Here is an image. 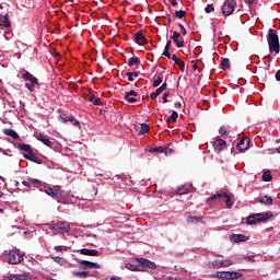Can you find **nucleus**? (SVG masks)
Masks as SVG:
<instances>
[{
  "instance_id": "7c9ffc66",
  "label": "nucleus",
  "mask_w": 280,
  "mask_h": 280,
  "mask_svg": "<svg viewBox=\"0 0 280 280\" xmlns=\"http://www.w3.org/2000/svg\"><path fill=\"white\" fill-rule=\"evenodd\" d=\"M135 65H141V59L139 57H131L128 61V67H135Z\"/></svg>"
},
{
  "instance_id": "4be33fe9",
  "label": "nucleus",
  "mask_w": 280,
  "mask_h": 280,
  "mask_svg": "<svg viewBox=\"0 0 280 280\" xmlns=\"http://www.w3.org/2000/svg\"><path fill=\"white\" fill-rule=\"evenodd\" d=\"M81 255H88L89 257H98L100 252L97 249L82 248L80 249Z\"/></svg>"
},
{
  "instance_id": "6e6552de",
  "label": "nucleus",
  "mask_w": 280,
  "mask_h": 280,
  "mask_svg": "<svg viewBox=\"0 0 280 280\" xmlns=\"http://www.w3.org/2000/svg\"><path fill=\"white\" fill-rule=\"evenodd\" d=\"M44 191L45 194H47V196H50V198H54V200H57V202H61L62 205L67 202V198H65V196H62V191L58 189L46 187Z\"/></svg>"
},
{
  "instance_id": "b1692460",
  "label": "nucleus",
  "mask_w": 280,
  "mask_h": 280,
  "mask_svg": "<svg viewBox=\"0 0 280 280\" xmlns=\"http://www.w3.org/2000/svg\"><path fill=\"white\" fill-rule=\"evenodd\" d=\"M0 27H5V30H8V27H11L10 19L8 18V15H0Z\"/></svg>"
},
{
  "instance_id": "6ab92c4d",
  "label": "nucleus",
  "mask_w": 280,
  "mask_h": 280,
  "mask_svg": "<svg viewBox=\"0 0 280 280\" xmlns=\"http://www.w3.org/2000/svg\"><path fill=\"white\" fill-rule=\"evenodd\" d=\"M213 148L218 152H222V150L226 148V142L223 139L217 138L213 142Z\"/></svg>"
},
{
  "instance_id": "4d7b16f0",
  "label": "nucleus",
  "mask_w": 280,
  "mask_h": 280,
  "mask_svg": "<svg viewBox=\"0 0 280 280\" xmlns=\"http://www.w3.org/2000/svg\"><path fill=\"white\" fill-rule=\"evenodd\" d=\"M245 259H247L248 261H255V256H247L245 257Z\"/></svg>"
},
{
  "instance_id": "7ed1b4c3",
  "label": "nucleus",
  "mask_w": 280,
  "mask_h": 280,
  "mask_svg": "<svg viewBox=\"0 0 280 280\" xmlns=\"http://www.w3.org/2000/svg\"><path fill=\"white\" fill-rule=\"evenodd\" d=\"M268 45H269V51L272 54H279L280 51V45H279V35H277V31L270 28L268 36H267Z\"/></svg>"
},
{
  "instance_id": "052dcab7",
  "label": "nucleus",
  "mask_w": 280,
  "mask_h": 280,
  "mask_svg": "<svg viewBox=\"0 0 280 280\" xmlns=\"http://www.w3.org/2000/svg\"><path fill=\"white\" fill-rule=\"evenodd\" d=\"M131 74L133 75V78H139V72H137V71L131 72Z\"/></svg>"
},
{
  "instance_id": "473e14b6",
  "label": "nucleus",
  "mask_w": 280,
  "mask_h": 280,
  "mask_svg": "<svg viewBox=\"0 0 280 280\" xmlns=\"http://www.w3.org/2000/svg\"><path fill=\"white\" fill-rule=\"evenodd\" d=\"M176 194H178L179 196H184V194H189V187L182 186L177 188Z\"/></svg>"
},
{
  "instance_id": "a19ab883",
  "label": "nucleus",
  "mask_w": 280,
  "mask_h": 280,
  "mask_svg": "<svg viewBox=\"0 0 280 280\" xmlns=\"http://www.w3.org/2000/svg\"><path fill=\"white\" fill-rule=\"evenodd\" d=\"M165 89H167V83H163L160 88H158L155 93L160 95L162 91H165Z\"/></svg>"
},
{
  "instance_id": "37998d69",
  "label": "nucleus",
  "mask_w": 280,
  "mask_h": 280,
  "mask_svg": "<svg viewBox=\"0 0 280 280\" xmlns=\"http://www.w3.org/2000/svg\"><path fill=\"white\" fill-rule=\"evenodd\" d=\"M178 27L182 32V35L187 36V30L185 28V26L183 24L178 23Z\"/></svg>"
},
{
  "instance_id": "f3484780",
  "label": "nucleus",
  "mask_w": 280,
  "mask_h": 280,
  "mask_svg": "<svg viewBox=\"0 0 280 280\" xmlns=\"http://www.w3.org/2000/svg\"><path fill=\"white\" fill-rule=\"evenodd\" d=\"M231 242H233L234 244H237L240 242H248V236L244 235V234H232L230 236Z\"/></svg>"
},
{
  "instance_id": "dca6fc26",
  "label": "nucleus",
  "mask_w": 280,
  "mask_h": 280,
  "mask_svg": "<svg viewBox=\"0 0 280 280\" xmlns=\"http://www.w3.org/2000/svg\"><path fill=\"white\" fill-rule=\"evenodd\" d=\"M250 145V139L243 138L236 145L238 152H246V149Z\"/></svg>"
},
{
  "instance_id": "8fccbe9b",
  "label": "nucleus",
  "mask_w": 280,
  "mask_h": 280,
  "mask_svg": "<svg viewBox=\"0 0 280 280\" xmlns=\"http://www.w3.org/2000/svg\"><path fill=\"white\" fill-rule=\"evenodd\" d=\"M171 58H172V60H173L175 63L180 60V58H178V56H176V55H172Z\"/></svg>"
},
{
  "instance_id": "680f3d73",
  "label": "nucleus",
  "mask_w": 280,
  "mask_h": 280,
  "mask_svg": "<svg viewBox=\"0 0 280 280\" xmlns=\"http://www.w3.org/2000/svg\"><path fill=\"white\" fill-rule=\"evenodd\" d=\"M174 106H175V108H180V106H183V104H180V103H175Z\"/></svg>"
},
{
  "instance_id": "3c124183",
  "label": "nucleus",
  "mask_w": 280,
  "mask_h": 280,
  "mask_svg": "<svg viewBox=\"0 0 280 280\" xmlns=\"http://www.w3.org/2000/svg\"><path fill=\"white\" fill-rule=\"evenodd\" d=\"M151 100H156L159 97V94L156 92L151 93L150 95Z\"/></svg>"
},
{
  "instance_id": "49530a36",
  "label": "nucleus",
  "mask_w": 280,
  "mask_h": 280,
  "mask_svg": "<svg viewBox=\"0 0 280 280\" xmlns=\"http://www.w3.org/2000/svg\"><path fill=\"white\" fill-rule=\"evenodd\" d=\"M126 75H127L129 82H135V78L132 75V72H127Z\"/></svg>"
},
{
  "instance_id": "ea45409f",
  "label": "nucleus",
  "mask_w": 280,
  "mask_h": 280,
  "mask_svg": "<svg viewBox=\"0 0 280 280\" xmlns=\"http://www.w3.org/2000/svg\"><path fill=\"white\" fill-rule=\"evenodd\" d=\"M219 135H221V137H226L229 135L226 127H224V126L220 127Z\"/></svg>"
},
{
  "instance_id": "72a5a7b5",
  "label": "nucleus",
  "mask_w": 280,
  "mask_h": 280,
  "mask_svg": "<svg viewBox=\"0 0 280 280\" xmlns=\"http://www.w3.org/2000/svg\"><path fill=\"white\" fill-rule=\"evenodd\" d=\"M163 74H159L156 79L153 80V86H161V84L163 83Z\"/></svg>"
},
{
  "instance_id": "1a4fd4ad",
  "label": "nucleus",
  "mask_w": 280,
  "mask_h": 280,
  "mask_svg": "<svg viewBox=\"0 0 280 280\" xmlns=\"http://www.w3.org/2000/svg\"><path fill=\"white\" fill-rule=\"evenodd\" d=\"M7 261L11 265L21 264L23 261V255L18 249H12L7 253Z\"/></svg>"
},
{
  "instance_id": "6e6d98bb",
  "label": "nucleus",
  "mask_w": 280,
  "mask_h": 280,
  "mask_svg": "<svg viewBox=\"0 0 280 280\" xmlns=\"http://www.w3.org/2000/svg\"><path fill=\"white\" fill-rule=\"evenodd\" d=\"M55 250H57V253H62V246H55Z\"/></svg>"
},
{
  "instance_id": "4468645a",
  "label": "nucleus",
  "mask_w": 280,
  "mask_h": 280,
  "mask_svg": "<svg viewBox=\"0 0 280 280\" xmlns=\"http://www.w3.org/2000/svg\"><path fill=\"white\" fill-rule=\"evenodd\" d=\"M52 229L59 233H69V231H71V226L67 222H58L52 226Z\"/></svg>"
},
{
  "instance_id": "9d476101",
  "label": "nucleus",
  "mask_w": 280,
  "mask_h": 280,
  "mask_svg": "<svg viewBox=\"0 0 280 280\" xmlns=\"http://www.w3.org/2000/svg\"><path fill=\"white\" fill-rule=\"evenodd\" d=\"M19 148L23 152H27L26 154H24V159H27L28 161H33V163H38V158L36 156V154H34V151H32V145L20 143Z\"/></svg>"
},
{
  "instance_id": "13d9d810",
  "label": "nucleus",
  "mask_w": 280,
  "mask_h": 280,
  "mask_svg": "<svg viewBox=\"0 0 280 280\" xmlns=\"http://www.w3.org/2000/svg\"><path fill=\"white\" fill-rule=\"evenodd\" d=\"M167 1H170L171 4L174 5V7L178 5V2L176 0H167Z\"/></svg>"
},
{
  "instance_id": "864d4df0",
  "label": "nucleus",
  "mask_w": 280,
  "mask_h": 280,
  "mask_svg": "<svg viewBox=\"0 0 280 280\" xmlns=\"http://www.w3.org/2000/svg\"><path fill=\"white\" fill-rule=\"evenodd\" d=\"M167 25H172V15L167 14Z\"/></svg>"
},
{
  "instance_id": "c9c22d12",
  "label": "nucleus",
  "mask_w": 280,
  "mask_h": 280,
  "mask_svg": "<svg viewBox=\"0 0 280 280\" xmlns=\"http://www.w3.org/2000/svg\"><path fill=\"white\" fill-rule=\"evenodd\" d=\"M173 43H175V45H176V47H177L178 49H180L182 47H185V42H184L183 39L180 40L179 37L173 39Z\"/></svg>"
},
{
  "instance_id": "c756f323",
  "label": "nucleus",
  "mask_w": 280,
  "mask_h": 280,
  "mask_svg": "<svg viewBox=\"0 0 280 280\" xmlns=\"http://www.w3.org/2000/svg\"><path fill=\"white\" fill-rule=\"evenodd\" d=\"M176 119H178V112H173L172 115L166 119V124H176Z\"/></svg>"
},
{
  "instance_id": "393cba45",
  "label": "nucleus",
  "mask_w": 280,
  "mask_h": 280,
  "mask_svg": "<svg viewBox=\"0 0 280 280\" xmlns=\"http://www.w3.org/2000/svg\"><path fill=\"white\" fill-rule=\"evenodd\" d=\"M63 124H67V121H70V124H72V126H80V121H78V119H75V117L73 116H69V117H62L60 116Z\"/></svg>"
},
{
  "instance_id": "423d86ee",
  "label": "nucleus",
  "mask_w": 280,
  "mask_h": 280,
  "mask_svg": "<svg viewBox=\"0 0 280 280\" xmlns=\"http://www.w3.org/2000/svg\"><path fill=\"white\" fill-rule=\"evenodd\" d=\"M270 218H272V212L250 214L246 218V224L253 225L259 222H266V220H270Z\"/></svg>"
},
{
  "instance_id": "cd10ccee",
  "label": "nucleus",
  "mask_w": 280,
  "mask_h": 280,
  "mask_svg": "<svg viewBox=\"0 0 280 280\" xmlns=\"http://www.w3.org/2000/svg\"><path fill=\"white\" fill-rule=\"evenodd\" d=\"M148 132H150V126L148 124H140L138 135H148Z\"/></svg>"
},
{
  "instance_id": "c85d7f7f",
  "label": "nucleus",
  "mask_w": 280,
  "mask_h": 280,
  "mask_svg": "<svg viewBox=\"0 0 280 280\" xmlns=\"http://www.w3.org/2000/svg\"><path fill=\"white\" fill-rule=\"evenodd\" d=\"M231 68V60H229V58H223L221 60V69L223 71H226V69H230Z\"/></svg>"
},
{
  "instance_id": "39448f33",
  "label": "nucleus",
  "mask_w": 280,
  "mask_h": 280,
  "mask_svg": "<svg viewBox=\"0 0 280 280\" xmlns=\"http://www.w3.org/2000/svg\"><path fill=\"white\" fill-rule=\"evenodd\" d=\"M215 200H219V202L224 200L226 208L233 209V201L231 200V196H229L226 192L214 194L213 196H211L207 199V203L213 205V202H215Z\"/></svg>"
},
{
  "instance_id": "09e8293b",
  "label": "nucleus",
  "mask_w": 280,
  "mask_h": 280,
  "mask_svg": "<svg viewBox=\"0 0 280 280\" xmlns=\"http://www.w3.org/2000/svg\"><path fill=\"white\" fill-rule=\"evenodd\" d=\"M172 40L175 39V38H180V33L174 31L173 32V36H171Z\"/></svg>"
},
{
  "instance_id": "5701e85b",
  "label": "nucleus",
  "mask_w": 280,
  "mask_h": 280,
  "mask_svg": "<svg viewBox=\"0 0 280 280\" xmlns=\"http://www.w3.org/2000/svg\"><path fill=\"white\" fill-rule=\"evenodd\" d=\"M258 202H260V205L272 206L273 199L272 197L265 195L258 198Z\"/></svg>"
},
{
  "instance_id": "de8ad7c7",
  "label": "nucleus",
  "mask_w": 280,
  "mask_h": 280,
  "mask_svg": "<svg viewBox=\"0 0 280 280\" xmlns=\"http://www.w3.org/2000/svg\"><path fill=\"white\" fill-rule=\"evenodd\" d=\"M167 97H170V92H166V93L163 94L162 100H163L164 104H167V102H168Z\"/></svg>"
},
{
  "instance_id": "9b49d317",
  "label": "nucleus",
  "mask_w": 280,
  "mask_h": 280,
  "mask_svg": "<svg viewBox=\"0 0 280 280\" xmlns=\"http://www.w3.org/2000/svg\"><path fill=\"white\" fill-rule=\"evenodd\" d=\"M237 5L236 0H225L222 5L223 16H231L235 12V7Z\"/></svg>"
},
{
  "instance_id": "c03bdc74",
  "label": "nucleus",
  "mask_w": 280,
  "mask_h": 280,
  "mask_svg": "<svg viewBox=\"0 0 280 280\" xmlns=\"http://www.w3.org/2000/svg\"><path fill=\"white\" fill-rule=\"evenodd\" d=\"M213 10H215V9L213 8V4H208V5L206 7V12H207V14H211V12H213Z\"/></svg>"
},
{
  "instance_id": "58836bf2",
  "label": "nucleus",
  "mask_w": 280,
  "mask_h": 280,
  "mask_svg": "<svg viewBox=\"0 0 280 280\" xmlns=\"http://www.w3.org/2000/svg\"><path fill=\"white\" fill-rule=\"evenodd\" d=\"M187 222H188V224H196V223L200 222V218L190 217V218L187 219Z\"/></svg>"
},
{
  "instance_id": "a18cd8bd",
  "label": "nucleus",
  "mask_w": 280,
  "mask_h": 280,
  "mask_svg": "<svg viewBox=\"0 0 280 280\" xmlns=\"http://www.w3.org/2000/svg\"><path fill=\"white\" fill-rule=\"evenodd\" d=\"M163 56L168 58V60L172 59V54H170V49L164 48Z\"/></svg>"
},
{
  "instance_id": "bf43d9fd",
  "label": "nucleus",
  "mask_w": 280,
  "mask_h": 280,
  "mask_svg": "<svg viewBox=\"0 0 280 280\" xmlns=\"http://www.w3.org/2000/svg\"><path fill=\"white\" fill-rule=\"evenodd\" d=\"M135 130H137V132H139L140 130H141V127H140V125H135Z\"/></svg>"
},
{
  "instance_id": "20e7f679",
  "label": "nucleus",
  "mask_w": 280,
  "mask_h": 280,
  "mask_svg": "<svg viewBox=\"0 0 280 280\" xmlns=\"http://www.w3.org/2000/svg\"><path fill=\"white\" fill-rule=\"evenodd\" d=\"M22 78L23 80H25V82H30V83H25V89H27L31 93H34L36 89L40 88V83H38V79L34 77L32 73H30V71H25Z\"/></svg>"
},
{
  "instance_id": "ddd939ff",
  "label": "nucleus",
  "mask_w": 280,
  "mask_h": 280,
  "mask_svg": "<svg viewBox=\"0 0 280 280\" xmlns=\"http://www.w3.org/2000/svg\"><path fill=\"white\" fill-rule=\"evenodd\" d=\"M229 266H233V260L223 259V260L212 261V268H215L217 270L220 269V268H229Z\"/></svg>"
},
{
  "instance_id": "0e129e2a",
  "label": "nucleus",
  "mask_w": 280,
  "mask_h": 280,
  "mask_svg": "<svg viewBox=\"0 0 280 280\" xmlns=\"http://www.w3.org/2000/svg\"><path fill=\"white\" fill-rule=\"evenodd\" d=\"M194 69H198V66H197V65H194Z\"/></svg>"
},
{
  "instance_id": "f704fd0d",
  "label": "nucleus",
  "mask_w": 280,
  "mask_h": 280,
  "mask_svg": "<svg viewBox=\"0 0 280 280\" xmlns=\"http://www.w3.org/2000/svg\"><path fill=\"white\" fill-rule=\"evenodd\" d=\"M150 152H158L159 154H163L165 152V147H153L150 149Z\"/></svg>"
},
{
  "instance_id": "a878e982",
  "label": "nucleus",
  "mask_w": 280,
  "mask_h": 280,
  "mask_svg": "<svg viewBox=\"0 0 280 280\" xmlns=\"http://www.w3.org/2000/svg\"><path fill=\"white\" fill-rule=\"evenodd\" d=\"M88 100L89 102H92L94 106H103L102 100H100L98 97H95V95L93 94L88 95Z\"/></svg>"
},
{
  "instance_id": "f03ea898",
  "label": "nucleus",
  "mask_w": 280,
  "mask_h": 280,
  "mask_svg": "<svg viewBox=\"0 0 280 280\" xmlns=\"http://www.w3.org/2000/svg\"><path fill=\"white\" fill-rule=\"evenodd\" d=\"M136 261L138 262V265L128 262L126 265L127 270L138 272H145L148 268H150L151 270H156V264L152 262V260H148L145 258H137Z\"/></svg>"
},
{
  "instance_id": "4c0bfd02",
  "label": "nucleus",
  "mask_w": 280,
  "mask_h": 280,
  "mask_svg": "<svg viewBox=\"0 0 280 280\" xmlns=\"http://www.w3.org/2000/svg\"><path fill=\"white\" fill-rule=\"evenodd\" d=\"M165 148V151H164V154L165 156H172V154H174V149H170V145H164Z\"/></svg>"
},
{
  "instance_id": "2eb2a0df",
  "label": "nucleus",
  "mask_w": 280,
  "mask_h": 280,
  "mask_svg": "<svg viewBox=\"0 0 280 280\" xmlns=\"http://www.w3.org/2000/svg\"><path fill=\"white\" fill-rule=\"evenodd\" d=\"M135 43L140 46L148 45V39L143 36V31H139L135 34Z\"/></svg>"
},
{
  "instance_id": "0eeeda50",
  "label": "nucleus",
  "mask_w": 280,
  "mask_h": 280,
  "mask_svg": "<svg viewBox=\"0 0 280 280\" xmlns=\"http://www.w3.org/2000/svg\"><path fill=\"white\" fill-rule=\"evenodd\" d=\"M214 277L223 280H234V279H242L243 275L242 272H237V271H217Z\"/></svg>"
},
{
  "instance_id": "aec40b11",
  "label": "nucleus",
  "mask_w": 280,
  "mask_h": 280,
  "mask_svg": "<svg viewBox=\"0 0 280 280\" xmlns=\"http://www.w3.org/2000/svg\"><path fill=\"white\" fill-rule=\"evenodd\" d=\"M4 280H32V278L24 273L10 275Z\"/></svg>"
},
{
  "instance_id": "5fc2aeb1",
  "label": "nucleus",
  "mask_w": 280,
  "mask_h": 280,
  "mask_svg": "<svg viewBox=\"0 0 280 280\" xmlns=\"http://www.w3.org/2000/svg\"><path fill=\"white\" fill-rule=\"evenodd\" d=\"M276 80H277L278 82H280V70H278V71L276 72Z\"/></svg>"
},
{
  "instance_id": "603ef678",
  "label": "nucleus",
  "mask_w": 280,
  "mask_h": 280,
  "mask_svg": "<svg viewBox=\"0 0 280 280\" xmlns=\"http://www.w3.org/2000/svg\"><path fill=\"white\" fill-rule=\"evenodd\" d=\"M172 47V40H168L165 45V48L164 49H168Z\"/></svg>"
},
{
  "instance_id": "412c9836",
  "label": "nucleus",
  "mask_w": 280,
  "mask_h": 280,
  "mask_svg": "<svg viewBox=\"0 0 280 280\" xmlns=\"http://www.w3.org/2000/svg\"><path fill=\"white\" fill-rule=\"evenodd\" d=\"M36 139H37V141H42V143H44V145H47V148H54V144L51 143L50 140H48L47 137H45V135L37 133Z\"/></svg>"
},
{
  "instance_id": "79ce46f5",
  "label": "nucleus",
  "mask_w": 280,
  "mask_h": 280,
  "mask_svg": "<svg viewBox=\"0 0 280 280\" xmlns=\"http://www.w3.org/2000/svg\"><path fill=\"white\" fill-rule=\"evenodd\" d=\"M175 65H178L180 71L185 72V61L179 59Z\"/></svg>"
},
{
  "instance_id": "f8f14e48",
  "label": "nucleus",
  "mask_w": 280,
  "mask_h": 280,
  "mask_svg": "<svg viewBox=\"0 0 280 280\" xmlns=\"http://www.w3.org/2000/svg\"><path fill=\"white\" fill-rule=\"evenodd\" d=\"M22 185H24V187H32V185H34L35 187H37V189L43 191V187H44L45 183H43V180H40V179L28 178L27 180H23Z\"/></svg>"
},
{
  "instance_id": "f257e3e1",
  "label": "nucleus",
  "mask_w": 280,
  "mask_h": 280,
  "mask_svg": "<svg viewBox=\"0 0 280 280\" xmlns=\"http://www.w3.org/2000/svg\"><path fill=\"white\" fill-rule=\"evenodd\" d=\"M79 270L82 271H72L73 277H78L79 279H86L91 277V272L89 270H93V268H101V266L97 262L89 260H79Z\"/></svg>"
},
{
  "instance_id": "e2e57ef3",
  "label": "nucleus",
  "mask_w": 280,
  "mask_h": 280,
  "mask_svg": "<svg viewBox=\"0 0 280 280\" xmlns=\"http://www.w3.org/2000/svg\"><path fill=\"white\" fill-rule=\"evenodd\" d=\"M248 3H249V4L255 3V0H249Z\"/></svg>"
},
{
  "instance_id": "a211bd4d",
  "label": "nucleus",
  "mask_w": 280,
  "mask_h": 280,
  "mask_svg": "<svg viewBox=\"0 0 280 280\" xmlns=\"http://www.w3.org/2000/svg\"><path fill=\"white\" fill-rule=\"evenodd\" d=\"M139 94L135 90H131V91L125 93V100H127V102H129V104H135V102H137L136 97Z\"/></svg>"
},
{
  "instance_id": "bb28decb",
  "label": "nucleus",
  "mask_w": 280,
  "mask_h": 280,
  "mask_svg": "<svg viewBox=\"0 0 280 280\" xmlns=\"http://www.w3.org/2000/svg\"><path fill=\"white\" fill-rule=\"evenodd\" d=\"M3 133L7 135V137H12V139H19V133L14 129H4Z\"/></svg>"
},
{
  "instance_id": "2f4dec72",
  "label": "nucleus",
  "mask_w": 280,
  "mask_h": 280,
  "mask_svg": "<svg viewBox=\"0 0 280 280\" xmlns=\"http://www.w3.org/2000/svg\"><path fill=\"white\" fill-rule=\"evenodd\" d=\"M262 180H265V183H270V180H272V173L270 171H266L262 174Z\"/></svg>"
},
{
  "instance_id": "e433bc0d",
  "label": "nucleus",
  "mask_w": 280,
  "mask_h": 280,
  "mask_svg": "<svg viewBox=\"0 0 280 280\" xmlns=\"http://www.w3.org/2000/svg\"><path fill=\"white\" fill-rule=\"evenodd\" d=\"M174 14H175L176 19H185V15L187 14V11L179 10V11H175Z\"/></svg>"
},
{
  "instance_id": "69168bd1",
  "label": "nucleus",
  "mask_w": 280,
  "mask_h": 280,
  "mask_svg": "<svg viewBox=\"0 0 280 280\" xmlns=\"http://www.w3.org/2000/svg\"><path fill=\"white\" fill-rule=\"evenodd\" d=\"M0 213H3V209L0 208Z\"/></svg>"
}]
</instances>
